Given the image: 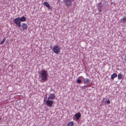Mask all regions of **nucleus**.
<instances>
[{"mask_svg": "<svg viewBox=\"0 0 126 126\" xmlns=\"http://www.w3.org/2000/svg\"><path fill=\"white\" fill-rule=\"evenodd\" d=\"M39 74L41 75L42 80L45 81L47 79L48 74L47 71L44 70H41L40 71Z\"/></svg>", "mask_w": 126, "mask_h": 126, "instance_id": "f257e3e1", "label": "nucleus"}, {"mask_svg": "<svg viewBox=\"0 0 126 126\" xmlns=\"http://www.w3.org/2000/svg\"><path fill=\"white\" fill-rule=\"evenodd\" d=\"M53 51L56 54H59L61 51L60 47L58 45L54 46L53 47Z\"/></svg>", "mask_w": 126, "mask_h": 126, "instance_id": "f03ea898", "label": "nucleus"}, {"mask_svg": "<svg viewBox=\"0 0 126 126\" xmlns=\"http://www.w3.org/2000/svg\"><path fill=\"white\" fill-rule=\"evenodd\" d=\"M14 22L16 24V26L20 27L21 26V21L20 20V17L16 18L14 19Z\"/></svg>", "mask_w": 126, "mask_h": 126, "instance_id": "7ed1b4c3", "label": "nucleus"}, {"mask_svg": "<svg viewBox=\"0 0 126 126\" xmlns=\"http://www.w3.org/2000/svg\"><path fill=\"white\" fill-rule=\"evenodd\" d=\"M53 101L50 100L49 99H48L46 101V103L47 106L51 107L53 104Z\"/></svg>", "mask_w": 126, "mask_h": 126, "instance_id": "20e7f679", "label": "nucleus"}, {"mask_svg": "<svg viewBox=\"0 0 126 126\" xmlns=\"http://www.w3.org/2000/svg\"><path fill=\"white\" fill-rule=\"evenodd\" d=\"M72 1L73 0H65L64 2L66 5L68 7L71 5Z\"/></svg>", "mask_w": 126, "mask_h": 126, "instance_id": "39448f33", "label": "nucleus"}, {"mask_svg": "<svg viewBox=\"0 0 126 126\" xmlns=\"http://www.w3.org/2000/svg\"><path fill=\"white\" fill-rule=\"evenodd\" d=\"M43 4L44 5L46 6L49 9H52V7L47 2H43Z\"/></svg>", "mask_w": 126, "mask_h": 126, "instance_id": "423d86ee", "label": "nucleus"}, {"mask_svg": "<svg viewBox=\"0 0 126 126\" xmlns=\"http://www.w3.org/2000/svg\"><path fill=\"white\" fill-rule=\"evenodd\" d=\"M74 116H75L77 120H78L81 117V114L80 112H78L77 113L75 114Z\"/></svg>", "mask_w": 126, "mask_h": 126, "instance_id": "0eeeda50", "label": "nucleus"}, {"mask_svg": "<svg viewBox=\"0 0 126 126\" xmlns=\"http://www.w3.org/2000/svg\"><path fill=\"white\" fill-rule=\"evenodd\" d=\"M55 96L54 94H51L48 97V99H53L55 98Z\"/></svg>", "mask_w": 126, "mask_h": 126, "instance_id": "6e6552de", "label": "nucleus"}, {"mask_svg": "<svg viewBox=\"0 0 126 126\" xmlns=\"http://www.w3.org/2000/svg\"><path fill=\"white\" fill-rule=\"evenodd\" d=\"M22 27L23 30H26L27 28V25L25 23H23L22 24Z\"/></svg>", "mask_w": 126, "mask_h": 126, "instance_id": "1a4fd4ad", "label": "nucleus"}, {"mask_svg": "<svg viewBox=\"0 0 126 126\" xmlns=\"http://www.w3.org/2000/svg\"><path fill=\"white\" fill-rule=\"evenodd\" d=\"M117 75L116 73H114L111 76V79L113 80L115 78L117 77Z\"/></svg>", "mask_w": 126, "mask_h": 126, "instance_id": "9d476101", "label": "nucleus"}, {"mask_svg": "<svg viewBox=\"0 0 126 126\" xmlns=\"http://www.w3.org/2000/svg\"><path fill=\"white\" fill-rule=\"evenodd\" d=\"M74 125V122H70L68 123L67 124V126H73Z\"/></svg>", "mask_w": 126, "mask_h": 126, "instance_id": "9b49d317", "label": "nucleus"}, {"mask_svg": "<svg viewBox=\"0 0 126 126\" xmlns=\"http://www.w3.org/2000/svg\"><path fill=\"white\" fill-rule=\"evenodd\" d=\"M84 82L85 84H88L89 83V79H84Z\"/></svg>", "mask_w": 126, "mask_h": 126, "instance_id": "f8f14e48", "label": "nucleus"}, {"mask_svg": "<svg viewBox=\"0 0 126 126\" xmlns=\"http://www.w3.org/2000/svg\"><path fill=\"white\" fill-rule=\"evenodd\" d=\"M26 19L24 16L22 17L21 18L20 17V21H24L26 20Z\"/></svg>", "mask_w": 126, "mask_h": 126, "instance_id": "ddd939ff", "label": "nucleus"}, {"mask_svg": "<svg viewBox=\"0 0 126 126\" xmlns=\"http://www.w3.org/2000/svg\"><path fill=\"white\" fill-rule=\"evenodd\" d=\"M97 6L98 7V8L100 9L102 7V3L101 2L98 3L97 5Z\"/></svg>", "mask_w": 126, "mask_h": 126, "instance_id": "4468645a", "label": "nucleus"}, {"mask_svg": "<svg viewBox=\"0 0 126 126\" xmlns=\"http://www.w3.org/2000/svg\"><path fill=\"white\" fill-rule=\"evenodd\" d=\"M123 75L121 74H118V79H121L122 78Z\"/></svg>", "mask_w": 126, "mask_h": 126, "instance_id": "2eb2a0df", "label": "nucleus"}, {"mask_svg": "<svg viewBox=\"0 0 126 126\" xmlns=\"http://www.w3.org/2000/svg\"><path fill=\"white\" fill-rule=\"evenodd\" d=\"M122 22L123 23L126 22V16L124 17L122 19Z\"/></svg>", "mask_w": 126, "mask_h": 126, "instance_id": "dca6fc26", "label": "nucleus"}, {"mask_svg": "<svg viewBox=\"0 0 126 126\" xmlns=\"http://www.w3.org/2000/svg\"><path fill=\"white\" fill-rule=\"evenodd\" d=\"M6 39L5 38L3 40L1 41L0 42V45L3 44L5 41Z\"/></svg>", "mask_w": 126, "mask_h": 126, "instance_id": "f3484780", "label": "nucleus"}, {"mask_svg": "<svg viewBox=\"0 0 126 126\" xmlns=\"http://www.w3.org/2000/svg\"><path fill=\"white\" fill-rule=\"evenodd\" d=\"M106 102L108 104H109L110 103V101L109 99H107L106 100Z\"/></svg>", "mask_w": 126, "mask_h": 126, "instance_id": "a211bd4d", "label": "nucleus"}, {"mask_svg": "<svg viewBox=\"0 0 126 126\" xmlns=\"http://www.w3.org/2000/svg\"><path fill=\"white\" fill-rule=\"evenodd\" d=\"M77 82L79 83H80L81 82V80L80 79H78L77 80Z\"/></svg>", "mask_w": 126, "mask_h": 126, "instance_id": "6ab92c4d", "label": "nucleus"}, {"mask_svg": "<svg viewBox=\"0 0 126 126\" xmlns=\"http://www.w3.org/2000/svg\"><path fill=\"white\" fill-rule=\"evenodd\" d=\"M86 88V86H84L82 87V88L83 89Z\"/></svg>", "mask_w": 126, "mask_h": 126, "instance_id": "aec40b11", "label": "nucleus"}, {"mask_svg": "<svg viewBox=\"0 0 126 126\" xmlns=\"http://www.w3.org/2000/svg\"><path fill=\"white\" fill-rule=\"evenodd\" d=\"M98 11L99 12H101V10L99 8H98Z\"/></svg>", "mask_w": 126, "mask_h": 126, "instance_id": "412c9836", "label": "nucleus"}, {"mask_svg": "<svg viewBox=\"0 0 126 126\" xmlns=\"http://www.w3.org/2000/svg\"><path fill=\"white\" fill-rule=\"evenodd\" d=\"M1 117H0V122H1Z\"/></svg>", "mask_w": 126, "mask_h": 126, "instance_id": "4be33fe9", "label": "nucleus"}]
</instances>
